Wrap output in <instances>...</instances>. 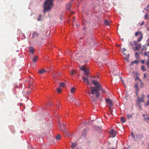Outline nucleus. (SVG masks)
Listing matches in <instances>:
<instances>
[{"label": "nucleus", "mask_w": 149, "mask_h": 149, "mask_svg": "<svg viewBox=\"0 0 149 149\" xmlns=\"http://www.w3.org/2000/svg\"><path fill=\"white\" fill-rule=\"evenodd\" d=\"M138 63V62L137 61V60H135L134 61H132V62L131 63V65H133L134 63H136V64H137Z\"/></svg>", "instance_id": "nucleus-26"}, {"label": "nucleus", "mask_w": 149, "mask_h": 149, "mask_svg": "<svg viewBox=\"0 0 149 149\" xmlns=\"http://www.w3.org/2000/svg\"><path fill=\"white\" fill-rule=\"evenodd\" d=\"M29 52L32 53V54H33L34 52V50L33 47H30L29 48Z\"/></svg>", "instance_id": "nucleus-14"}, {"label": "nucleus", "mask_w": 149, "mask_h": 149, "mask_svg": "<svg viewBox=\"0 0 149 149\" xmlns=\"http://www.w3.org/2000/svg\"><path fill=\"white\" fill-rule=\"evenodd\" d=\"M101 88L100 90H101L102 92H105V90L104 89H102V88L101 86Z\"/></svg>", "instance_id": "nucleus-38"}, {"label": "nucleus", "mask_w": 149, "mask_h": 149, "mask_svg": "<svg viewBox=\"0 0 149 149\" xmlns=\"http://www.w3.org/2000/svg\"><path fill=\"white\" fill-rule=\"evenodd\" d=\"M42 17V15L41 14H40L39 15V17L41 18Z\"/></svg>", "instance_id": "nucleus-45"}, {"label": "nucleus", "mask_w": 149, "mask_h": 149, "mask_svg": "<svg viewBox=\"0 0 149 149\" xmlns=\"http://www.w3.org/2000/svg\"><path fill=\"white\" fill-rule=\"evenodd\" d=\"M149 7V4L147 6V7Z\"/></svg>", "instance_id": "nucleus-56"}, {"label": "nucleus", "mask_w": 149, "mask_h": 149, "mask_svg": "<svg viewBox=\"0 0 149 149\" xmlns=\"http://www.w3.org/2000/svg\"><path fill=\"white\" fill-rule=\"evenodd\" d=\"M71 143H72V145L71 147V148H73L76 146V143H72V142Z\"/></svg>", "instance_id": "nucleus-17"}, {"label": "nucleus", "mask_w": 149, "mask_h": 149, "mask_svg": "<svg viewBox=\"0 0 149 149\" xmlns=\"http://www.w3.org/2000/svg\"><path fill=\"white\" fill-rule=\"evenodd\" d=\"M142 33V31H138L135 33V36L136 37H137L139 35H140Z\"/></svg>", "instance_id": "nucleus-15"}, {"label": "nucleus", "mask_w": 149, "mask_h": 149, "mask_svg": "<svg viewBox=\"0 0 149 149\" xmlns=\"http://www.w3.org/2000/svg\"><path fill=\"white\" fill-rule=\"evenodd\" d=\"M105 101L108 104H109L111 106H112L113 103L111 100L109 98L105 99Z\"/></svg>", "instance_id": "nucleus-10"}, {"label": "nucleus", "mask_w": 149, "mask_h": 149, "mask_svg": "<svg viewBox=\"0 0 149 149\" xmlns=\"http://www.w3.org/2000/svg\"><path fill=\"white\" fill-rule=\"evenodd\" d=\"M38 58V56H35L34 57V58H33V61L34 62H36V61H37V60Z\"/></svg>", "instance_id": "nucleus-23"}, {"label": "nucleus", "mask_w": 149, "mask_h": 149, "mask_svg": "<svg viewBox=\"0 0 149 149\" xmlns=\"http://www.w3.org/2000/svg\"><path fill=\"white\" fill-rule=\"evenodd\" d=\"M120 120L123 123H124L125 121V119L123 117H121Z\"/></svg>", "instance_id": "nucleus-20"}, {"label": "nucleus", "mask_w": 149, "mask_h": 149, "mask_svg": "<svg viewBox=\"0 0 149 149\" xmlns=\"http://www.w3.org/2000/svg\"><path fill=\"white\" fill-rule=\"evenodd\" d=\"M130 44L131 47H133L135 45H137V42L136 41H134L130 42Z\"/></svg>", "instance_id": "nucleus-11"}, {"label": "nucleus", "mask_w": 149, "mask_h": 149, "mask_svg": "<svg viewBox=\"0 0 149 149\" xmlns=\"http://www.w3.org/2000/svg\"><path fill=\"white\" fill-rule=\"evenodd\" d=\"M51 104H52V103H51V104L50 105H51Z\"/></svg>", "instance_id": "nucleus-64"}, {"label": "nucleus", "mask_w": 149, "mask_h": 149, "mask_svg": "<svg viewBox=\"0 0 149 149\" xmlns=\"http://www.w3.org/2000/svg\"><path fill=\"white\" fill-rule=\"evenodd\" d=\"M61 135L60 134H58L56 137V139L57 140H59L61 138Z\"/></svg>", "instance_id": "nucleus-22"}, {"label": "nucleus", "mask_w": 149, "mask_h": 149, "mask_svg": "<svg viewBox=\"0 0 149 149\" xmlns=\"http://www.w3.org/2000/svg\"><path fill=\"white\" fill-rule=\"evenodd\" d=\"M68 101L70 102V103H73L74 101V100L73 99L72 97H70L69 98Z\"/></svg>", "instance_id": "nucleus-16"}, {"label": "nucleus", "mask_w": 149, "mask_h": 149, "mask_svg": "<svg viewBox=\"0 0 149 149\" xmlns=\"http://www.w3.org/2000/svg\"><path fill=\"white\" fill-rule=\"evenodd\" d=\"M84 74L85 75H88V72H89V70L86 69L84 71Z\"/></svg>", "instance_id": "nucleus-19"}, {"label": "nucleus", "mask_w": 149, "mask_h": 149, "mask_svg": "<svg viewBox=\"0 0 149 149\" xmlns=\"http://www.w3.org/2000/svg\"><path fill=\"white\" fill-rule=\"evenodd\" d=\"M87 82V84H88V85H89V81H88V80L87 81H86Z\"/></svg>", "instance_id": "nucleus-48"}, {"label": "nucleus", "mask_w": 149, "mask_h": 149, "mask_svg": "<svg viewBox=\"0 0 149 149\" xmlns=\"http://www.w3.org/2000/svg\"><path fill=\"white\" fill-rule=\"evenodd\" d=\"M129 54H128V55H127L128 58H129Z\"/></svg>", "instance_id": "nucleus-57"}, {"label": "nucleus", "mask_w": 149, "mask_h": 149, "mask_svg": "<svg viewBox=\"0 0 149 149\" xmlns=\"http://www.w3.org/2000/svg\"><path fill=\"white\" fill-rule=\"evenodd\" d=\"M123 54H124V55H126V54H125V53L124 52H123Z\"/></svg>", "instance_id": "nucleus-55"}, {"label": "nucleus", "mask_w": 149, "mask_h": 149, "mask_svg": "<svg viewBox=\"0 0 149 149\" xmlns=\"http://www.w3.org/2000/svg\"><path fill=\"white\" fill-rule=\"evenodd\" d=\"M86 93H88L89 94L90 97L91 98V100L93 102H95L97 100V98L98 97H95V96H94V95H93L92 94L91 92V93L89 91H88L86 92Z\"/></svg>", "instance_id": "nucleus-3"}, {"label": "nucleus", "mask_w": 149, "mask_h": 149, "mask_svg": "<svg viewBox=\"0 0 149 149\" xmlns=\"http://www.w3.org/2000/svg\"><path fill=\"white\" fill-rule=\"evenodd\" d=\"M141 69L144 71H145L146 70V69L145 68V66L144 65L141 66Z\"/></svg>", "instance_id": "nucleus-32"}, {"label": "nucleus", "mask_w": 149, "mask_h": 149, "mask_svg": "<svg viewBox=\"0 0 149 149\" xmlns=\"http://www.w3.org/2000/svg\"><path fill=\"white\" fill-rule=\"evenodd\" d=\"M65 134H68V133L66 131H65Z\"/></svg>", "instance_id": "nucleus-52"}, {"label": "nucleus", "mask_w": 149, "mask_h": 149, "mask_svg": "<svg viewBox=\"0 0 149 149\" xmlns=\"http://www.w3.org/2000/svg\"><path fill=\"white\" fill-rule=\"evenodd\" d=\"M143 116L145 118L144 120L147 123H148L149 122V114H143Z\"/></svg>", "instance_id": "nucleus-7"}, {"label": "nucleus", "mask_w": 149, "mask_h": 149, "mask_svg": "<svg viewBox=\"0 0 149 149\" xmlns=\"http://www.w3.org/2000/svg\"><path fill=\"white\" fill-rule=\"evenodd\" d=\"M135 48H136V50H138L139 48H139V47H138V46H136L135 47Z\"/></svg>", "instance_id": "nucleus-43"}, {"label": "nucleus", "mask_w": 149, "mask_h": 149, "mask_svg": "<svg viewBox=\"0 0 149 149\" xmlns=\"http://www.w3.org/2000/svg\"><path fill=\"white\" fill-rule=\"evenodd\" d=\"M61 87H58L57 88L56 90L58 93H60L61 91Z\"/></svg>", "instance_id": "nucleus-30"}, {"label": "nucleus", "mask_w": 149, "mask_h": 149, "mask_svg": "<svg viewBox=\"0 0 149 149\" xmlns=\"http://www.w3.org/2000/svg\"><path fill=\"white\" fill-rule=\"evenodd\" d=\"M126 50V49L125 48H123V49L122 51L123 52H124Z\"/></svg>", "instance_id": "nucleus-41"}, {"label": "nucleus", "mask_w": 149, "mask_h": 149, "mask_svg": "<svg viewBox=\"0 0 149 149\" xmlns=\"http://www.w3.org/2000/svg\"><path fill=\"white\" fill-rule=\"evenodd\" d=\"M86 68H85V66L84 65V66H82L81 68H80V70H82V71H84L85 69H86Z\"/></svg>", "instance_id": "nucleus-27"}, {"label": "nucleus", "mask_w": 149, "mask_h": 149, "mask_svg": "<svg viewBox=\"0 0 149 149\" xmlns=\"http://www.w3.org/2000/svg\"><path fill=\"white\" fill-rule=\"evenodd\" d=\"M86 133H87L86 130V129H85L82 132V135L83 136H85Z\"/></svg>", "instance_id": "nucleus-18"}, {"label": "nucleus", "mask_w": 149, "mask_h": 149, "mask_svg": "<svg viewBox=\"0 0 149 149\" xmlns=\"http://www.w3.org/2000/svg\"><path fill=\"white\" fill-rule=\"evenodd\" d=\"M75 71L74 70H72L70 72V74L72 75H74L75 74Z\"/></svg>", "instance_id": "nucleus-33"}, {"label": "nucleus", "mask_w": 149, "mask_h": 149, "mask_svg": "<svg viewBox=\"0 0 149 149\" xmlns=\"http://www.w3.org/2000/svg\"><path fill=\"white\" fill-rule=\"evenodd\" d=\"M92 83L91 85L93 84L95 87L91 86V90L92 94L93 95L95 94V97H98L100 96V93L99 91L100 90L101 85L97 81L92 80Z\"/></svg>", "instance_id": "nucleus-1"}, {"label": "nucleus", "mask_w": 149, "mask_h": 149, "mask_svg": "<svg viewBox=\"0 0 149 149\" xmlns=\"http://www.w3.org/2000/svg\"><path fill=\"white\" fill-rule=\"evenodd\" d=\"M46 72V70L44 69H42L38 71V72L40 74L45 73Z\"/></svg>", "instance_id": "nucleus-13"}, {"label": "nucleus", "mask_w": 149, "mask_h": 149, "mask_svg": "<svg viewBox=\"0 0 149 149\" xmlns=\"http://www.w3.org/2000/svg\"><path fill=\"white\" fill-rule=\"evenodd\" d=\"M141 63L143 64H144V61L143 60H142L141 61Z\"/></svg>", "instance_id": "nucleus-46"}, {"label": "nucleus", "mask_w": 149, "mask_h": 149, "mask_svg": "<svg viewBox=\"0 0 149 149\" xmlns=\"http://www.w3.org/2000/svg\"><path fill=\"white\" fill-rule=\"evenodd\" d=\"M136 80H139V81L141 82V84H142V81H141V80L139 79V77H137L136 78V79H135Z\"/></svg>", "instance_id": "nucleus-31"}, {"label": "nucleus", "mask_w": 149, "mask_h": 149, "mask_svg": "<svg viewBox=\"0 0 149 149\" xmlns=\"http://www.w3.org/2000/svg\"><path fill=\"white\" fill-rule=\"evenodd\" d=\"M127 117L128 119L132 118V115L127 114Z\"/></svg>", "instance_id": "nucleus-28"}, {"label": "nucleus", "mask_w": 149, "mask_h": 149, "mask_svg": "<svg viewBox=\"0 0 149 149\" xmlns=\"http://www.w3.org/2000/svg\"><path fill=\"white\" fill-rule=\"evenodd\" d=\"M147 43L146 44V45L147 46H149V38L147 40Z\"/></svg>", "instance_id": "nucleus-36"}, {"label": "nucleus", "mask_w": 149, "mask_h": 149, "mask_svg": "<svg viewBox=\"0 0 149 149\" xmlns=\"http://www.w3.org/2000/svg\"><path fill=\"white\" fill-rule=\"evenodd\" d=\"M144 55L145 56H148V58L147 59V62L146 63L148 68H149V52H145L144 53Z\"/></svg>", "instance_id": "nucleus-5"}, {"label": "nucleus", "mask_w": 149, "mask_h": 149, "mask_svg": "<svg viewBox=\"0 0 149 149\" xmlns=\"http://www.w3.org/2000/svg\"><path fill=\"white\" fill-rule=\"evenodd\" d=\"M71 6V4H68V5L67 6V8H68V7H70Z\"/></svg>", "instance_id": "nucleus-47"}, {"label": "nucleus", "mask_w": 149, "mask_h": 149, "mask_svg": "<svg viewBox=\"0 0 149 149\" xmlns=\"http://www.w3.org/2000/svg\"><path fill=\"white\" fill-rule=\"evenodd\" d=\"M76 149H80V148H77Z\"/></svg>", "instance_id": "nucleus-59"}, {"label": "nucleus", "mask_w": 149, "mask_h": 149, "mask_svg": "<svg viewBox=\"0 0 149 149\" xmlns=\"http://www.w3.org/2000/svg\"><path fill=\"white\" fill-rule=\"evenodd\" d=\"M135 56L136 58L138 57L139 56V54L137 52H136L135 53Z\"/></svg>", "instance_id": "nucleus-37"}, {"label": "nucleus", "mask_w": 149, "mask_h": 149, "mask_svg": "<svg viewBox=\"0 0 149 149\" xmlns=\"http://www.w3.org/2000/svg\"><path fill=\"white\" fill-rule=\"evenodd\" d=\"M144 24V22H141V23L140 24V25H141V26H142V25H143V24Z\"/></svg>", "instance_id": "nucleus-42"}, {"label": "nucleus", "mask_w": 149, "mask_h": 149, "mask_svg": "<svg viewBox=\"0 0 149 149\" xmlns=\"http://www.w3.org/2000/svg\"><path fill=\"white\" fill-rule=\"evenodd\" d=\"M143 38V34L142 33L139 35L137 39V42H139Z\"/></svg>", "instance_id": "nucleus-12"}, {"label": "nucleus", "mask_w": 149, "mask_h": 149, "mask_svg": "<svg viewBox=\"0 0 149 149\" xmlns=\"http://www.w3.org/2000/svg\"><path fill=\"white\" fill-rule=\"evenodd\" d=\"M75 88L74 87H72L70 90V91L72 93H74L75 92Z\"/></svg>", "instance_id": "nucleus-24"}, {"label": "nucleus", "mask_w": 149, "mask_h": 149, "mask_svg": "<svg viewBox=\"0 0 149 149\" xmlns=\"http://www.w3.org/2000/svg\"><path fill=\"white\" fill-rule=\"evenodd\" d=\"M138 47H139V48H140L141 47V44H138Z\"/></svg>", "instance_id": "nucleus-44"}, {"label": "nucleus", "mask_w": 149, "mask_h": 149, "mask_svg": "<svg viewBox=\"0 0 149 149\" xmlns=\"http://www.w3.org/2000/svg\"><path fill=\"white\" fill-rule=\"evenodd\" d=\"M60 128L61 127V126H60Z\"/></svg>", "instance_id": "nucleus-63"}, {"label": "nucleus", "mask_w": 149, "mask_h": 149, "mask_svg": "<svg viewBox=\"0 0 149 149\" xmlns=\"http://www.w3.org/2000/svg\"><path fill=\"white\" fill-rule=\"evenodd\" d=\"M143 136L142 134H140L136 135V138L135 139V141H137L139 140H140L143 137Z\"/></svg>", "instance_id": "nucleus-6"}, {"label": "nucleus", "mask_w": 149, "mask_h": 149, "mask_svg": "<svg viewBox=\"0 0 149 149\" xmlns=\"http://www.w3.org/2000/svg\"><path fill=\"white\" fill-rule=\"evenodd\" d=\"M147 17H148V15L147 14H146L145 15V17H144L145 19H147Z\"/></svg>", "instance_id": "nucleus-39"}, {"label": "nucleus", "mask_w": 149, "mask_h": 149, "mask_svg": "<svg viewBox=\"0 0 149 149\" xmlns=\"http://www.w3.org/2000/svg\"><path fill=\"white\" fill-rule=\"evenodd\" d=\"M109 132L112 137L113 138L115 136L116 132L114 129H112L110 130Z\"/></svg>", "instance_id": "nucleus-4"}, {"label": "nucleus", "mask_w": 149, "mask_h": 149, "mask_svg": "<svg viewBox=\"0 0 149 149\" xmlns=\"http://www.w3.org/2000/svg\"><path fill=\"white\" fill-rule=\"evenodd\" d=\"M68 9L69 10H70V8H68Z\"/></svg>", "instance_id": "nucleus-61"}, {"label": "nucleus", "mask_w": 149, "mask_h": 149, "mask_svg": "<svg viewBox=\"0 0 149 149\" xmlns=\"http://www.w3.org/2000/svg\"><path fill=\"white\" fill-rule=\"evenodd\" d=\"M65 85V84L64 82H61L59 84V86L62 87H64Z\"/></svg>", "instance_id": "nucleus-21"}, {"label": "nucleus", "mask_w": 149, "mask_h": 149, "mask_svg": "<svg viewBox=\"0 0 149 149\" xmlns=\"http://www.w3.org/2000/svg\"><path fill=\"white\" fill-rule=\"evenodd\" d=\"M147 97L149 98V94L147 95Z\"/></svg>", "instance_id": "nucleus-54"}, {"label": "nucleus", "mask_w": 149, "mask_h": 149, "mask_svg": "<svg viewBox=\"0 0 149 149\" xmlns=\"http://www.w3.org/2000/svg\"><path fill=\"white\" fill-rule=\"evenodd\" d=\"M58 75H60V73H58Z\"/></svg>", "instance_id": "nucleus-60"}, {"label": "nucleus", "mask_w": 149, "mask_h": 149, "mask_svg": "<svg viewBox=\"0 0 149 149\" xmlns=\"http://www.w3.org/2000/svg\"><path fill=\"white\" fill-rule=\"evenodd\" d=\"M75 104H78V102H77V103H75Z\"/></svg>", "instance_id": "nucleus-58"}, {"label": "nucleus", "mask_w": 149, "mask_h": 149, "mask_svg": "<svg viewBox=\"0 0 149 149\" xmlns=\"http://www.w3.org/2000/svg\"><path fill=\"white\" fill-rule=\"evenodd\" d=\"M124 58L126 60V61H128V58H126V57H125Z\"/></svg>", "instance_id": "nucleus-49"}, {"label": "nucleus", "mask_w": 149, "mask_h": 149, "mask_svg": "<svg viewBox=\"0 0 149 149\" xmlns=\"http://www.w3.org/2000/svg\"><path fill=\"white\" fill-rule=\"evenodd\" d=\"M109 149H115V148H109Z\"/></svg>", "instance_id": "nucleus-51"}, {"label": "nucleus", "mask_w": 149, "mask_h": 149, "mask_svg": "<svg viewBox=\"0 0 149 149\" xmlns=\"http://www.w3.org/2000/svg\"><path fill=\"white\" fill-rule=\"evenodd\" d=\"M135 87L136 88V91H137L138 90V85L137 84H136L135 85Z\"/></svg>", "instance_id": "nucleus-35"}, {"label": "nucleus", "mask_w": 149, "mask_h": 149, "mask_svg": "<svg viewBox=\"0 0 149 149\" xmlns=\"http://www.w3.org/2000/svg\"><path fill=\"white\" fill-rule=\"evenodd\" d=\"M63 125H64V127L65 126V125L64 124Z\"/></svg>", "instance_id": "nucleus-62"}, {"label": "nucleus", "mask_w": 149, "mask_h": 149, "mask_svg": "<svg viewBox=\"0 0 149 149\" xmlns=\"http://www.w3.org/2000/svg\"><path fill=\"white\" fill-rule=\"evenodd\" d=\"M143 78L144 79H145V78H146V73H145L144 74H143Z\"/></svg>", "instance_id": "nucleus-40"}, {"label": "nucleus", "mask_w": 149, "mask_h": 149, "mask_svg": "<svg viewBox=\"0 0 149 149\" xmlns=\"http://www.w3.org/2000/svg\"><path fill=\"white\" fill-rule=\"evenodd\" d=\"M54 0H45L43 4V12L45 13L46 11H49L51 10L52 6L53 5V1Z\"/></svg>", "instance_id": "nucleus-2"}, {"label": "nucleus", "mask_w": 149, "mask_h": 149, "mask_svg": "<svg viewBox=\"0 0 149 149\" xmlns=\"http://www.w3.org/2000/svg\"><path fill=\"white\" fill-rule=\"evenodd\" d=\"M147 46L146 45V44L145 45H143V48L142 49V50H147L146 47Z\"/></svg>", "instance_id": "nucleus-29"}, {"label": "nucleus", "mask_w": 149, "mask_h": 149, "mask_svg": "<svg viewBox=\"0 0 149 149\" xmlns=\"http://www.w3.org/2000/svg\"><path fill=\"white\" fill-rule=\"evenodd\" d=\"M39 35V33H38L36 31H34L33 33L32 38L33 39H34L36 37H38Z\"/></svg>", "instance_id": "nucleus-9"}, {"label": "nucleus", "mask_w": 149, "mask_h": 149, "mask_svg": "<svg viewBox=\"0 0 149 149\" xmlns=\"http://www.w3.org/2000/svg\"><path fill=\"white\" fill-rule=\"evenodd\" d=\"M38 21H40V20H41L40 18L39 17V18L38 19Z\"/></svg>", "instance_id": "nucleus-50"}, {"label": "nucleus", "mask_w": 149, "mask_h": 149, "mask_svg": "<svg viewBox=\"0 0 149 149\" xmlns=\"http://www.w3.org/2000/svg\"><path fill=\"white\" fill-rule=\"evenodd\" d=\"M145 95L142 94L141 95V97H138L137 100L140 102H144V98Z\"/></svg>", "instance_id": "nucleus-8"}, {"label": "nucleus", "mask_w": 149, "mask_h": 149, "mask_svg": "<svg viewBox=\"0 0 149 149\" xmlns=\"http://www.w3.org/2000/svg\"><path fill=\"white\" fill-rule=\"evenodd\" d=\"M132 137H134V135H133V133H132Z\"/></svg>", "instance_id": "nucleus-53"}, {"label": "nucleus", "mask_w": 149, "mask_h": 149, "mask_svg": "<svg viewBox=\"0 0 149 149\" xmlns=\"http://www.w3.org/2000/svg\"><path fill=\"white\" fill-rule=\"evenodd\" d=\"M110 23L107 20H106L104 21V24L107 25H108Z\"/></svg>", "instance_id": "nucleus-25"}, {"label": "nucleus", "mask_w": 149, "mask_h": 149, "mask_svg": "<svg viewBox=\"0 0 149 149\" xmlns=\"http://www.w3.org/2000/svg\"><path fill=\"white\" fill-rule=\"evenodd\" d=\"M83 79L84 80V81L85 82L87 81L88 79L86 77H83Z\"/></svg>", "instance_id": "nucleus-34"}]
</instances>
